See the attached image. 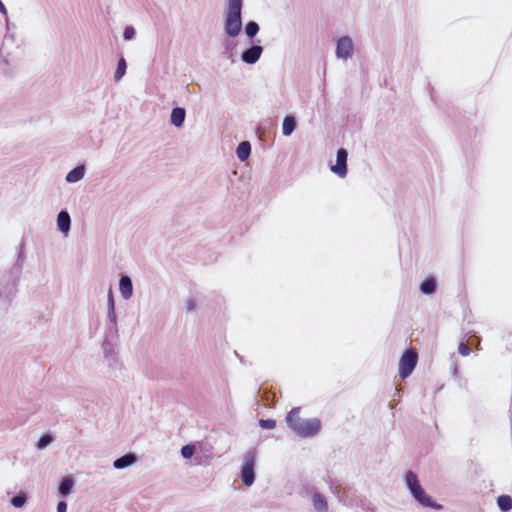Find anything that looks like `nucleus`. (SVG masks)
<instances>
[{
  "label": "nucleus",
  "instance_id": "1",
  "mask_svg": "<svg viewBox=\"0 0 512 512\" xmlns=\"http://www.w3.org/2000/svg\"><path fill=\"white\" fill-rule=\"evenodd\" d=\"M288 426L301 437H312L321 429V422L317 418L302 419L300 408H293L286 417Z\"/></svg>",
  "mask_w": 512,
  "mask_h": 512
},
{
  "label": "nucleus",
  "instance_id": "2",
  "mask_svg": "<svg viewBox=\"0 0 512 512\" xmlns=\"http://www.w3.org/2000/svg\"><path fill=\"white\" fill-rule=\"evenodd\" d=\"M242 0H228V13L225 19V31L230 37L239 34L241 21Z\"/></svg>",
  "mask_w": 512,
  "mask_h": 512
},
{
  "label": "nucleus",
  "instance_id": "3",
  "mask_svg": "<svg viewBox=\"0 0 512 512\" xmlns=\"http://www.w3.org/2000/svg\"><path fill=\"white\" fill-rule=\"evenodd\" d=\"M417 361L418 355L414 349H409L402 355L399 361V375L402 379L407 378L412 373Z\"/></svg>",
  "mask_w": 512,
  "mask_h": 512
},
{
  "label": "nucleus",
  "instance_id": "4",
  "mask_svg": "<svg viewBox=\"0 0 512 512\" xmlns=\"http://www.w3.org/2000/svg\"><path fill=\"white\" fill-rule=\"evenodd\" d=\"M255 452L250 451L241 469V480L246 486H251L254 482Z\"/></svg>",
  "mask_w": 512,
  "mask_h": 512
},
{
  "label": "nucleus",
  "instance_id": "5",
  "mask_svg": "<svg viewBox=\"0 0 512 512\" xmlns=\"http://www.w3.org/2000/svg\"><path fill=\"white\" fill-rule=\"evenodd\" d=\"M347 151L343 148L337 151L336 164L331 170L340 177H344L347 173Z\"/></svg>",
  "mask_w": 512,
  "mask_h": 512
},
{
  "label": "nucleus",
  "instance_id": "6",
  "mask_svg": "<svg viewBox=\"0 0 512 512\" xmlns=\"http://www.w3.org/2000/svg\"><path fill=\"white\" fill-rule=\"evenodd\" d=\"M353 44L348 36L341 37L337 42L336 54L340 58L347 59L352 55Z\"/></svg>",
  "mask_w": 512,
  "mask_h": 512
},
{
  "label": "nucleus",
  "instance_id": "7",
  "mask_svg": "<svg viewBox=\"0 0 512 512\" xmlns=\"http://www.w3.org/2000/svg\"><path fill=\"white\" fill-rule=\"evenodd\" d=\"M262 53V47L255 45L242 53V60L248 64H254L258 61Z\"/></svg>",
  "mask_w": 512,
  "mask_h": 512
},
{
  "label": "nucleus",
  "instance_id": "8",
  "mask_svg": "<svg viewBox=\"0 0 512 512\" xmlns=\"http://www.w3.org/2000/svg\"><path fill=\"white\" fill-rule=\"evenodd\" d=\"M414 498L420 502L422 505L430 507L432 506L431 499L425 494L421 485L419 484L416 488L410 490Z\"/></svg>",
  "mask_w": 512,
  "mask_h": 512
},
{
  "label": "nucleus",
  "instance_id": "9",
  "mask_svg": "<svg viewBox=\"0 0 512 512\" xmlns=\"http://www.w3.org/2000/svg\"><path fill=\"white\" fill-rule=\"evenodd\" d=\"M119 288L122 296L128 299L132 295V282L129 277L122 276L119 283Z\"/></svg>",
  "mask_w": 512,
  "mask_h": 512
},
{
  "label": "nucleus",
  "instance_id": "10",
  "mask_svg": "<svg viewBox=\"0 0 512 512\" xmlns=\"http://www.w3.org/2000/svg\"><path fill=\"white\" fill-rule=\"evenodd\" d=\"M70 216L66 211H61L57 217V224L60 231L66 233L70 229Z\"/></svg>",
  "mask_w": 512,
  "mask_h": 512
},
{
  "label": "nucleus",
  "instance_id": "11",
  "mask_svg": "<svg viewBox=\"0 0 512 512\" xmlns=\"http://www.w3.org/2000/svg\"><path fill=\"white\" fill-rule=\"evenodd\" d=\"M185 115L186 113L183 108H174L171 113V123L176 127H180L185 120Z\"/></svg>",
  "mask_w": 512,
  "mask_h": 512
},
{
  "label": "nucleus",
  "instance_id": "12",
  "mask_svg": "<svg viewBox=\"0 0 512 512\" xmlns=\"http://www.w3.org/2000/svg\"><path fill=\"white\" fill-rule=\"evenodd\" d=\"M250 152H251V145L247 141L241 142L238 145L237 150H236L237 157L241 161H245L249 157Z\"/></svg>",
  "mask_w": 512,
  "mask_h": 512
},
{
  "label": "nucleus",
  "instance_id": "13",
  "mask_svg": "<svg viewBox=\"0 0 512 512\" xmlns=\"http://www.w3.org/2000/svg\"><path fill=\"white\" fill-rule=\"evenodd\" d=\"M135 459V456L132 454L124 455L114 462V467L117 469H123L132 464L135 461Z\"/></svg>",
  "mask_w": 512,
  "mask_h": 512
},
{
  "label": "nucleus",
  "instance_id": "14",
  "mask_svg": "<svg viewBox=\"0 0 512 512\" xmlns=\"http://www.w3.org/2000/svg\"><path fill=\"white\" fill-rule=\"evenodd\" d=\"M422 293L432 294L436 289V282L433 277L426 278L420 286Z\"/></svg>",
  "mask_w": 512,
  "mask_h": 512
},
{
  "label": "nucleus",
  "instance_id": "15",
  "mask_svg": "<svg viewBox=\"0 0 512 512\" xmlns=\"http://www.w3.org/2000/svg\"><path fill=\"white\" fill-rule=\"evenodd\" d=\"M498 507L507 512L512 509V498L509 495H501L497 498Z\"/></svg>",
  "mask_w": 512,
  "mask_h": 512
},
{
  "label": "nucleus",
  "instance_id": "16",
  "mask_svg": "<svg viewBox=\"0 0 512 512\" xmlns=\"http://www.w3.org/2000/svg\"><path fill=\"white\" fill-rule=\"evenodd\" d=\"M84 176V168L82 166L76 167L73 170H71L67 176L66 180L68 182H77L81 180Z\"/></svg>",
  "mask_w": 512,
  "mask_h": 512
},
{
  "label": "nucleus",
  "instance_id": "17",
  "mask_svg": "<svg viewBox=\"0 0 512 512\" xmlns=\"http://www.w3.org/2000/svg\"><path fill=\"white\" fill-rule=\"evenodd\" d=\"M295 127H296L295 119L291 116H286L283 120V126H282L283 134L285 136L290 135L294 131Z\"/></svg>",
  "mask_w": 512,
  "mask_h": 512
},
{
  "label": "nucleus",
  "instance_id": "18",
  "mask_svg": "<svg viewBox=\"0 0 512 512\" xmlns=\"http://www.w3.org/2000/svg\"><path fill=\"white\" fill-rule=\"evenodd\" d=\"M313 505L315 509L320 512H325L327 510V501L325 497L320 494H315L313 496Z\"/></svg>",
  "mask_w": 512,
  "mask_h": 512
},
{
  "label": "nucleus",
  "instance_id": "19",
  "mask_svg": "<svg viewBox=\"0 0 512 512\" xmlns=\"http://www.w3.org/2000/svg\"><path fill=\"white\" fill-rule=\"evenodd\" d=\"M72 487H73V480L69 477H66L62 480V482L59 486V493L62 496H65L70 493Z\"/></svg>",
  "mask_w": 512,
  "mask_h": 512
},
{
  "label": "nucleus",
  "instance_id": "20",
  "mask_svg": "<svg viewBox=\"0 0 512 512\" xmlns=\"http://www.w3.org/2000/svg\"><path fill=\"white\" fill-rule=\"evenodd\" d=\"M126 62L124 58H121L118 62L117 69L115 72V81H119L126 72Z\"/></svg>",
  "mask_w": 512,
  "mask_h": 512
},
{
  "label": "nucleus",
  "instance_id": "21",
  "mask_svg": "<svg viewBox=\"0 0 512 512\" xmlns=\"http://www.w3.org/2000/svg\"><path fill=\"white\" fill-rule=\"evenodd\" d=\"M406 484L410 490L419 485L417 475L414 472L410 471L406 474Z\"/></svg>",
  "mask_w": 512,
  "mask_h": 512
},
{
  "label": "nucleus",
  "instance_id": "22",
  "mask_svg": "<svg viewBox=\"0 0 512 512\" xmlns=\"http://www.w3.org/2000/svg\"><path fill=\"white\" fill-rule=\"evenodd\" d=\"M245 31L247 36L252 38L258 33L259 26L256 22L250 21L249 23H247Z\"/></svg>",
  "mask_w": 512,
  "mask_h": 512
},
{
  "label": "nucleus",
  "instance_id": "23",
  "mask_svg": "<svg viewBox=\"0 0 512 512\" xmlns=\"http://www.w3.org/2000/svg\"><path fill=\"white\" fill-rule=\"evenodd\" d=\"M194 452H195V446L192 444L185 445L181 449V455L186 459L191 458L193 456Z\"/></svg>",
  "mask_w": 512,
  "mask_h": 512
},
{
  "label": "nucleus",
  "instance_id": "24",
  "mask_svg": "<svg viewBox=\"0 0 512 512\" xmlns=\"http://www.w3.org/2000/svg\"><path fill=\"white\" fill-rule=\"evenodd\" d=\"M26 502V496L24 494L17 495L12 498L11 504L16 507L20 508L22 507Z\"/></svg>",
  "mask_w": 512,
  "mask_h": 512
},
{
  "label": "nucleus",
  "instance_id": "25",
  "mask_svg": "<svg viewBox=\"0 0 512 512\" xmlns=\"http://www.w3.org/2000/svg\"><path fill=\"white\" fill-rule=\"evenodd\" d=\"M259 425L263 429H274L276 427V421L274 419H260Z\"/></svg>",
  "mask_w": 512,
  "mask_h": 512
},
{
  "label": "nucleus",
  "instance_id": "26",
  "mask_svg": "<svg viewBox=\"0 0 512 512\" xmlns=\"http://www.w3.org/2000/svg\"><path fill=\"white\" fill-rule=\"evenodd\" d=\"M458 352L462 355V356H468L470 354V348L469 346L464 343V342H461L458 346Z\"/></svg>",
  "mask_w": 512,
  "mask_h": 512
},
{
  "label": "nucleus",
  "instance_id": "27",
  "mask_svg": "<svg viewBox=\"0 0 512 512\" xmlns=\"http://www.w3.org/2000/svg\"><path fill=\"white\" fill-rule=\"evenodd\" d=\"M52 438L50 435H43L38 441V448H44L51 442Z\"/></svg>",
  "mask_w": 512,
  "mask_h": 512
},
{
  "label": "nucleus",
  "instance_id": "28",
  "mask_svg": "<svg viewBox=\"0 0 512 512\" xmlns=\"http://www.w3.org/2000/svg\"><path fill=\"white\" fill-rule=\"evenodd\" d=\"M134 35H135V30L133 27L129 26V27L125 28L124 33H123L124 39L130 40L134 37Z\"/></svg>",
  "mask_w": 512,
  "mask_h": 512
},
{
  "label": "nucleus",
  "instance_id": "29",
  "mask_svg": "<svg viewBox=\"0 0 512 512\" xmlns=\"http://www.w3.org/2000/svg\"><path fill=\"white\" fill-rule=\"evenodd\" d=\"M67 511V504L63 501L59 502L57 505V512H66Z\"/></svg>",
  "mask_w": 512,
  "mask_h": 512
},
{
  "label": "nucleus",
  "instance_id": "30",
  "mask_svg": "<svg viewBox=\"0 0 512 512\" xmlns=\"http://www.w3.org/2000/svg\"><path fill=\"white\" fill-rule=\"evenodd\" d=\"M108 300H109V306L113 310L114 309V300H113L112 290H109Z\"/></svg>",
  "mask_w": 512,
  "mask_h": 512
},
{
  "label": "nucleus",
  "instance_id": "31",
  "mask_svg": "<svg viewBox=\"0 0 512 512\" xmlns=\"http://www.w3.org/2000/svg\"><path fill=\"white\" fill-rule=\"evenodd\" d=\"M195 306H196V304H195V302L193 300H189L187 302V309L188 310H193L195 308Z\"/></svg>",
  "mask_w": 512,
  "mask_h": 512
},
{
  "label": "nucleus",
  "instance_id": "32",
  "mask_svg": "<svg viewBox=\"0 0 512 512\" xmlns=\"http://www.w3.org/2000/svg\"><path fill=\"white\" fill-rule=\"evenodd\" d=\"M0 11L4 12V13L6 12V8H5V6H4V4L2 3L1 0H0Z\"/></svg>",
  "mask_w": 512,
  "mask_h": 512
}]
</instances>
